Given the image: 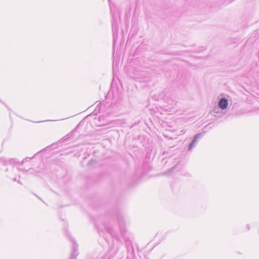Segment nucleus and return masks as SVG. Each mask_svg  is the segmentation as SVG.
<instances>
[{
    "mask_svg": "<svg viewBox=\"0 0 259 259\" xmlns=\"http://www.w3.org/2000/svg\"><path fill=\"white\" fill-rule=\"evenodd\" d=\"M228 105V100L226 99H221L219 101V105L222 109H226Z\"/></svg>",
    "mask_w": 259,
    "mask_h": 259,
    "instance_id": "39448f33",
    "label": "nucleus"
},
{
    "mask_svg": "<svg viewBox=\"0 0 259 259\" xmlns=\"http://www.w3.org/2000/svg\"><path fill=\"white\" fill-rule=\"evenodd\" d=\"M96 225L98 228L99 235L103 236L105 239H106V237L104 234V231H106L113 238H114L118 244H121V242L120 241L119 237L113 230L112 226L110 225V222L108 220H104L103 224L102 223L101 221H98L96 222Z\"/></svg>",
    "mask_w": 259,
    "mask_h": 259,
    "instance_id": "f257e3e1",
    "label": "nucleus"
},
{
    "mask_svg": "<svg viewBox=\"0 0 259 259\" xmlns=\"http://www.w3.org/2000/svg\"><path fill=\"white\" fill-rule=\"evenodd\" d=\"M37 197L38 198H39V199H41L39 197V196H38L37 195Z\"/></svg>",
    "mask_w": 259,
    "mask_h": 259,
    "instance_id": "0eeeda50",
    "label": "nucleus"
},
{
    "mask_svg": "<svg viewBox=\"0 0 259 259\" xmlns=\"http://www.w3.org/2000/svg\"><path fill=\"white\" fill-rule=\"evenodd\" d=\"M71 241L73 243L72 252L69 259H76V256L77 255V245L73 239H70Z\"/></svg>",
    "mask_w": 259,
    "mask_h": 259,
    "instance_id": "7ed1b4c3",
    "label": "nucleus"
},
{
    "mask_svg": "<svg viewBox=\"0 0 259 259\" xmlns=\"http://www.w3.org/2000/svg\"><path fill=\"white\" fill-rule=\"evenodd\" d=\"M117 220L119 224L121 233L123 234L125 230V222L122 215L120 213L118 214L117 215Z\"/></svg>",
    "mask_w": 259,
    "mask_h": 259,
    "instance_id": "f03ea898",
    "label": "nucleus"
},
{
    "mask_svg": "<svg viewBox=\"0 0 259 259\" xmlns=\"http://www.w3.org/2000/svg\"><path fill=\"white\" fill-rule=\"evenodd\" d=\"M197 137H198V136H196L195 137V138L193 140L192 143L190 145L189 147V149L190 150H191L192 148L193 144L196 142Z\"/></svg>",
    "mask_w": 259,
    "mask_h": 259,
    "instance_id": "423d86ee",
    "label": "nucleus"
},
{
    "mask_svg": "<svg viewBox=\"0 0 259 259\" xmlns=\"http://www.w3.org/2000/svg\"><path fill=\"white\" fill-rule=\"evenodd\" d=\"M135 257L134 250L132 245L127 247V259H134Z\"/></svg>",
    "mask_w": 259,
    "mask_h": 259,
    "instance_id": "20e7f679",
    "label": "nucleus"
}]
</instances>
